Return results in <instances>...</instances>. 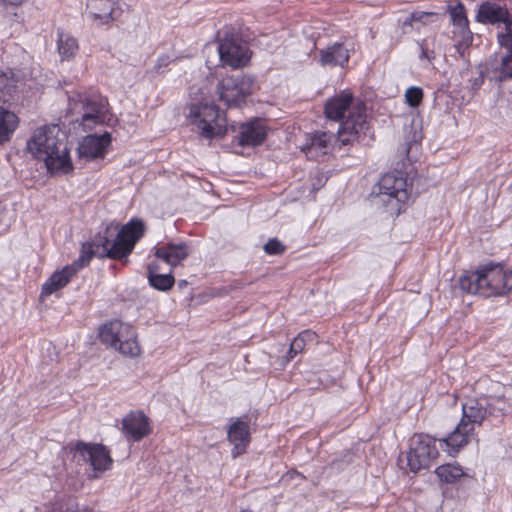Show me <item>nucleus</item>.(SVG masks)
Segmentation results:
<instances>
[{"label": "nucleus", "instance_id": "nucleus-1", "mask_svg": "<svg viewBox=\"0 0 512 512\" xmlns=\"http://www.w3.org/2000/svg\"><path fill=\"white\" fill-rule=\"evenodd\" d=\"M325 114L328 119L335 121L345 118L339 125V140L342 143L359 141L369 129L364 104L349 91H342L330 98L325 104Z\"/></svg>", "mask_w": 512, "mask_h": 512}, {"label": "nucleus", "instance_id": "nucleus-2", "mask_svg": "<svg viewBox=\"0 0 512 512\" xmlns=\"http://www.w3.org/2000/svg\"><path fill=\"white\" fill-rule=\"evenodd\" d=\"M27 147L35 158L44 161L51 174H66L73 168L64 135L57 125L36 129Z\"/></svg>", "mask_w": 512, "mask_h": 512}, {"label": "nucleus", "instance_id": "nucleus-3", "mask_svg": "<svg viewBox=\"0 0 512 512\" xmlns=\"http://www.w3.org/2000/svg\"><path fill=\"white\" fill-rule=\"evenodd\" d=\"M461 290L483 297L502 296L512 290V270L500 264L481 266L459 279Z\"/></svg>", "mask_w": 512, "mask_h": 512}, {"label": "nucleus", "instance_id": "nucleus-4", "mask_svg": "<svg viewBox=\"0 0 512 512\" xmlns=\"http://www.w3.org/2000/svg\"><path fill=\"white\" fill-rule=\"evenodd\" d=\"M143 234L144 225L141 220L132 219L121 229L117 224L111 223L107 226L105 235L96 239V244L102 246V255L121 260L132 252Z\"/></svg>", "mask_w": 512, "mask_h": 512}, {"label": "nucleus", "instance_id": "nucleus-5", "mask_svg": "<svg viewBox=\"0 0 512 512\" xmlns=\"http://www.w3.org/2000/svg\"><path fill=\"white\" fill-rule=\"evenodd\" d=\"M69 109L81 117L77 119L85 130H91L99 124L111 125L113 115L109 112L108 101L95 93L75 92L69 96Z\"/></svg>", "mask_w": 512, "mask_h": 512}, {"label": "nucleus", "instance_id": "nucleus-6", "mask_svg": "<svg viewBox=\"0 0 512 512\" xmlns=\"http://www.w3.org/2000/svg\"><path fill=\"white\" fill-rule=\"evenodd\" d=\"M99 337L103 344L125 356L135 357L140 354L136 332L128 323L120 320L105 323L99 329Z\"/></svg>", "mask_w": 512, "mask_h": 512}, {"label": "nucleus", "instance_id": "nucleus-7", "mask_svg": "<svg viewBox=\"0 0 512 512\" xmlns=\"http://www.w3.org/2000/svg\"><path fill=\"white\" fill-rule=\"evenodd\" d=\"M189 117L205 138L221 136L226 131L225 118L213 102L205 101L191 105Z\"/></svg>", "mask_w": 512, "mask_h": 512}, {"label": "nucleus", "instance_id": "nucleus-8", "mask_svg": "<svg viewBox=\"0 0 512 512\" xmlns=\"http://www.w3.org/2000/svg\"><path fill=\"white\" fill-rule=\"evenodd\" d=\"M255 89L254 78L247 75L227 76L217 86V94L225 105L240 106Z\"/></svg>", "mask_w": 512, "mask_h": 512}, {"label": "nucleus", "instance_id": "nucleus-9", "mask_svg": "<svg viewBox=\"0 0 512 512\" xmlns=\"http://www.w3.org/2000/svg\"><path fill=\"white\" fill-rule=\"evenodd\" d=\"M498 44L506 49L503 55H496L486 64L485 73L490 80L503 82L512 79V25L506 27V32L497 33Z\"/></svg>", "mask_w": 512, "mask_h": 512}, {"label": "nucleus", "instance_id": "nucleus-10", "mask_svg": "<svg viewBox=\"0 0 512 512\" xmlns=\"http://www.w3.org/2000/svg\"><path fill=\"white\" fill-rule=\"evenodd\" d=\"M436 440L429 435L416 434L410 440L407 465L412 472L429 468L438 458Z\"/></svg>", "mask_w": 512, "mask_h": 512}, {"label": "nucleus", "instance_id": "nucleus-11", "mask_svg": "<svg viewBox=\"0 0 512 512\" xmlns=\"http://www.w3.org/2000/svg\"><path fill=\"white\" fill-rule=\"evenodd\" d=\"M22 88V82L16 75L10 78L6 74L0 75V102H6L7 95H11L18 89ZM18 117L15 113L0 106V144H4L12 138L16 128L18 127Z\"/></svg>", "mask_w": 512, "mask_h": 512}, {"label": "nucleus", "instance_id": "nucleus-12", "mask_svg": "<svg viewBox=\"0 0 512 512\" xmlns=\"http://www.w3.org/2000/svg\"><path fill=\"white\" fill-rule=\"evenodd\" d=\"M73 459L78 463H90L94 474L91 477L96 478L97 472H104L110 469L112 458L109 451L101 444H86L78 442L70 449Z\"/></svg>", "mask_w": 512, "mask_h": 512}, {"label": "nucleus", "instance_id": "nucleus-13", "mask_svg": "<svg viewBox=\"0 0 512 512\" xmlns=\"http://www.w3.org/2000/svg\"><path fill=\"white\" fill-rule=\"evenodd\" d=\"M378 196H386L387 200L383 202L391 203L395 200L397 203H405L409 199V191L407 179L402 172L386 173L382 176L377 184Z\"/></svg>", "mask_w": 512, "mask_h": 512}, {"label": "nucleus", "instance_id": "nucleus-14", "mask_svg": "<svg viewBox=\"0 0 512 512\" xmlns=\"http://www.w3.org/2000/svg\"><path fill=\"white\" fill-rule=\"evenodd\" d=\"M218 52L221 62L232 68L244 66L250 58L247 45L234 38L223 39L219 44Z\"/></svg>", "mask_w": 512, "mask_h": 512}, {"label": "nucleus", "instance_id": "nucleus-15", "mask_svg": "<svg viewBox=\"0 0 512 512\" xmlns=\"http://www.w3.org/2000/svg\"><path fill=\"white\" fill-rule=\"evenodd\" d=\"M87 13L98 24H108L123 13L119 0H88Z\"/></svg>", "mask_w": 512, "mask_h": 512}, {"label": "nucleus", "instance_id": "nucleus-16", "mask_svg": "<svg viewBox=\"0 0 512 512\" xmlns=\"http://www.w3.org/2000/svg\"><path fill=\"white\" fill-rule=\"evenodd\" d=\"M462 412L460 422L471 427L472 431L494 413L492 404L487 399L470 400L462 406Z\"/></svg>", "mask_w": 512, "mask_h": 512}, {"label": "nucleus", "instance_id": "nucleus-17", "mask_svg": "<svg viewBox=\"0 0 512 512\" xmlns=\"http://www.w3.org/2000/svg\"><path fill=\"white\" fill-rule=\"evenodd\" d=\"M476 20L483 24H500L504 26L498 32H506V27L511 24L510 14L505 7L496 3H482L477 11Z\"/></svg>", "mask_w": 512, "mask_h": 512}, {"label": "nucleus", "instance_id": "nucleus-18", "mask_svg": "<svg viewBox=\"0 0 512 512\" xmlns=\"http://www.w3.org/2000/svg\"><path fill=\"white\" fill-rule=\"evenodd\" d=\"M110 143L111 136L108 132L102 135H88L80 142L78 154L86 160L101 158L106 154Z\"/></svg>", "mask_w": 512, "mask_h": 512}, {"label": "nucleus", "instance_id": "nucleus-19", "mask_svg": "<svg viewBox=\"0 0 512 512\" xmlns=\"http://www.w3.org/2000/svg\"><path fill=\"white\" fill-rule=\"evenodd\" d=\"M122 430L128 440L139 441L150 433L148 418L140 411L131 412L123 418Z\"/></svg>", "mask_w": 512, "mask_h": 512}, {"label": "nucleus", "instance_id": "nucleus-20", "mask_svg": "<svg viewBox=\"0 0 512 512\" xmlns=\"http://www.w3.org/2000/svg\"><path fill=\"white\" fill-rule=\"evenodd\" d=\"M228 440L233 445V458L245 453L250 443V431L247 422L237 418L232 421L227 430Z\"/></svg>", "mask_w": 512, "mask_h": 512}, {"label": "nucleus", "instance_id": "nucleus-21", "mask_svg": "<svg viewBox=\"0 0 512 512\" xmlns=\"http://www.w3.org/2000/svg\"><path fill=\"white\" fill-rule=\"evenodd\" d=\"M266 137V126L260 119H254L240 126L239 144L241 146L260 145Z\"/></svg>", "mask_w": 512, "mask_h": 512}, {"label": "nucleus", "instance_id": "nucleus-22", "mask_svg": "<svg viewBox=\"0 0 512 512\" xmlns=\"http://www.w3.org/2000/svg\"><path fill=\"white\" fill-rule=\"evenodd\" d=\"M448 11L451 21L455 27L453 33L459 37L461 43H469L472 41V33L469 29V22L466 16L465 7L462 3L457 2L455 5H450Z\"/></svg>", "mask_w": 512, "mask_h": 512}, {"label": "nucleus", "instance_id": "nucleus-23", "mask_svg": "<svg viewBox=\"0 0 512 512\" xmlns=\"http://www.w3.org/2000/svg\"><path fill=\"white\" fill-rule=\"evenodd\" d=\"M189 255L188 246L183 243H167L155 248V256L171 267L179 265Z\"/></svg>", "mask_w": 512, "mask_h": 512}, {"label": "nucleus", "instance_id": "nucleus-24", "mask_svg": "<svg viewBox=\"0 0 512 512\" xmlns=\"http://www.w3.org/2000/svg\"><path fill=\"white\" fill-rule=\"evenodd\" d=\"M349 143H342L339 140V130L337 134L328 131H320L316 132L311 139V145L308 148L309 152H312L313 149L319 151L321 154L325 155L331 152L334 148H341L344 145H348Z\"/></svg>", "mask_w": 512, "mask_h": 512}, {"label": "nucleus", "instance_id": "nucleus-25", "mask_svg": "<svg viewBox=\"0 0 512 512\" xmlns=\"http://www.w3.org/2000/svg\"><path fill=\"white\" fill-rule=\"evenodd\" d=\"M349 60V51L342 43H334L320 51L319 62L322 66L343 67Z\"/></svg>", "mask_w": 512, "mask_h": 512}, {"label": "nucleus", "instance_id": "nucleus-26", "mask_svg": "<svg viewBox=\"0 0 512 512\" xmlns=\"http://www.w3.org/2000/svg\"><path fill=\"white\" fill-rule=\"evenodd\" d=\"M76 271L74 266H66L61 271L54 272L43 284L41 297H47L65 287Z\"/></svg>", "mask_w": 512, "mask_h": 512}, {"label": "nucleus", "instance_id": "nucleus-27", "mask_svg": "<svg viewBox=\"0 0 512 512\" xmlns=\"http://www.w3.org/2000/svg\"><path fill=\"white\" fill-rule=\"evenodd\" d=\"M472 432L471 427H467L465 423L459 422L450 435L442 440L448 448L449 454L457 453L464 447L468 443V438Z\"/></svg>", "mask_w": 512, "mask_h": 512}, {"label": "nucleus", "instance_id": "nucleus-28", "mask_svg": "<svg viewBox=\"0 0 512 512\" xmlns=\"http://www.w3.org/2000/svg\"><path fill=\"white\" fill-rule=\"evenodd\" d=\"M148 280L153 288L160 291H167L174 285V277L170 273H158V267L155 264L148 266Z\"/></svg>", "mask_w": 512, "mask_h": 512}, {"label": "nucleus", "instance_id": "nucleus-29", "mask_svg": "<svg viewBox=\"0 0 512 512\" xmlns=\"http://www.w3.org/2000/svg\"><path fill=\"white\" fill-rule=\"evenodd\" d=\"M58 52L62 60H70L78 51L77 40L68 33L58 32Z\"/></svg>", "mask_w": 512, "mask_h": 512}, {"label": "nucleus", "instance_id": "nucleus-30", "mask_svg": "<svg viewBox=\"0 0 512 512\" xmlns=\"http://www.w3.org/2000/svg\"><path fill=\"white\" fill-rule=\"evenodd\" d=\"M316 338L314 332L310 330L302 331L298 334L297 337L293 339L290 344V349L288 352V360L293 359L296 355L302 352L307 343L313 342Z\"/></svg>", "mask_w": 512, "mask_h": 512}, {"label": "nucleus", "instance_id": "nucleus-31", "mask_svg": "<svg viewBox=\"0 0 512 512\" xmlns=\"http://www.w3.org/2000/svg\"><path fill=\"white\" fill-rule=\"evenodd\" d=\"M435 473L441 481L446 483H454L464 475L462 468L454 464L441 465L436 468Z\"/></svg>", "mask_w": 512, "mask_h": 512}, {"label": "nucleus", "instance_id": "nucleus-32", "mask_svg": "<svg viewBox=\"0 0 512 512\" xmlns=\"http://www.w3.org/2000/svg\"><path fill=\"white\" fill-rule=\"evenodd\" d=\"M436 14L431 12L416 11L411 13L403 22V26H411L417 30L421 25L432 23Z\"/></svg>", "mask_w": 512, "mask_h": 512}, {"label": "nucleus", "instance_id": "nucleus-33", "mask_svg": "<svg viewBox=\"0 0 512 512\" xmlns=\"http://www.w3.org/2000/svg\"><path fill=\"white\" fill-rule=\"evenodd\" d=\"M423 99V91L416 86L409 87L405 92V100L411 107H417Z\"/></svg>", "mask_w": 512, "mask_h": 512}, {"label": "nucleus", "instance_id": "nucleus-34", "mask_svg": "<svg viewBox=\"0 0 512 512\" xmlns=\"http://www.w3.org/2000/svg\"><path fill=\"white\" fill-rule=\"evenodd\" d=\"M285 250L284 245L277 239H270L264 245V251L270 255H279L282 254Z\"/></svg>", "mask_w": 512, "mask_h": 512}, {"label": "nucleus", "instance_id": "nucleus-35", "mask_svg": "<svg viewBox=\"0 0 512 512\" xmlns=\"http://www.w3.org/2000/svg\"><path fill=\"white\" fill-rule=\"evenodd\" d=\"M420 48H421L420 59H425V60L430 61L434 57L433 52H430L428 49L426 40H424L422 43H420Z\"/></svg>", "mask_w": 512, "mask_h": 512}, {"label": "nucleus", "instance_id": "nucleus-36", "mask_svg": "<svg viewBox=\"0 0 512 512\" xmlns=\"http://www.w3.org/2000/svg\"><path fill=\"white\" fill-rule=\"evenodd\" d=\"M92 254H93V252L91 251L90 246L88 247V249H86L85 246L83 247L82 254L79 258V262L81 263V266H84L89 263V261L92 258Z\"/></svg>", "mask_w": 512, "mask_h": 512}, {"label": "nucleus", "instance_id": "nucleus-37", "mask_svg": "<svg viewBox=\"0 0 512 512\" xmlns=\"http://www.w3.org/2000/svg\"><path fill=\"white\" fill-rule=\"evenodd\" d=\"M169 64V57L168 56H161L157 59V63L155 65V68L157 71H161L162 68L168 66Z\"/></svg>", "mask_w": 512, "mask_h": 512}, {"label": "nucleus", "instance_id": "nucleus-38", "mask_svg": "<svg viewBox=\"0 0 512 512\" xmlns=\"http://www.w3.org/2000/svg\"><path fill=\"white\" fill-rule=\"evenodd\" d=\"M470 82L474 89H478L484 82L483 72H480L479 75L471 79Z\"/></svg>", "mask_w": 512, "mask_h": 512}, {"label": "nucleus", "instance_id": "nucleus-39", "mask_svg": "<svg viewBox=\"0 0 512 512\" xmlns=\"http://www.w3.org/2000/svg\"><path fill=\"white\" fill-rule=\"evenodd\" d=\"M24 1L25 0H0V4L17 6V5L22 4Z\"/></svg>", "mask_w": 512, "mask_h": 512}]
</instances>
